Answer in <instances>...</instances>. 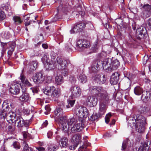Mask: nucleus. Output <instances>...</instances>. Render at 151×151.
Instances as JSON below:
<instances>
[{
    "label": "nucleus",
    "instance_id": "f257e3e1",
    "mask_svg": "<svg viewBox=\"0 0 151 151\" xmlns=\"http://www.w3.org/2000/svg\"><path fill=\"white\" fill-rule=\"evenodd\" d=\"M146 118L142 115H134L132 117H130L128 119V123L131 124H134L136 123L135 127L138 132L142 133L145 130V125L147 124Z\"/></svg>",
    "mask_w": 151,
    "mask_h": 151
},
{
    "label": "nucleus",
    "instance_id": "f03ea898",
    "mask_svg": "<svg viewBox=\"0 0 151 151\" xmlns=\"http://www.w3.org/2000/svg\"><path fill=\"white\" fill-rule=\"evenodd\" d=\"M99 115L101 116L104 114L107 109L106 103L109 100V97L107 96L103 95V97L99 96Z\"/></svg>",
    "mask_w": 151,
    "mask_h": 151
},
{
    "label": "nucleus",
    "instance_id": "7ed1b4c3",
    "mask_svg": "<svg viewBox=\"0 0 151 151\" xmlns=\"http://www.w3.org/2000/svg\"><path fill=\"white\" fill-rule=\"evenodd\" d=\"M48 55L44 54L42 58V60L43 63H46L48 65V69L51 70L55 67L56 63L55 61V59L57 58L55 54H53L51 55V60H49Z\"/></svg>",
    "mask_w": 151,
    "mask_h": 151
},
{
    "label": "nucleus",
    "instance_id": "20e7f679",
    "mask_svg": "<svg viewBox=\"0 0 151 151\" xmlns=\"http://www.w3.org/2000/svg\"><path fill=\"white\" fill-rule=\"evenodd\" d=\"M89 89L90 93H91L95 94V96L97 97L98 99H99L100 96L103 97L104 95H108L106 93H104L103 90L101 87L91 86L90 87Z\"/></svg>",
    "mask_w": 151,
    "mask_h": 151
},
{
    "label": "nucleus",
    "instance_id": "39448f33",
    "mask_svg": "<svg viewBox=\"0 0 151 151\" xmlns=\"http://www.w3.org/2000/svg\"><path fill=\"white\" fill-rule=\"evenodd\" d=\"M140 6L142 7L140 9L142 10V16L143 18L146 19L149 17L151 14V5L148 4L144 5L141 4Z\"/></svg>",
    "mask_w": 151,
    "mask_h": 151
},
{
    "label": "nucleus",
    "instance_id": "423d86ee",
    "mask_svg": "<svg viewBox=\"0 0 151 151\" xmlns=\"http://www.w3.org/2000/svg\"><path fill=\"white\" fill-rule=\"evenodd\" d=\"M77 114L78 116L79 120L85 121L84 118H86L88 115L86 108L83 106H79L77 109Z\"/></svg>",
    "mask_w": 151,
    "mask_h": 151
},
{
    "label": "nucleus",
    "instance_id": "0eeeda50",
    "mask_svg": "<svg viewBox=\"0 0 151 151\" xmlns=\"http://www.w3.org/2000/svg\"><path fill=\"white\" fill-rule=\"evenodd\" d=\"M65 119L63 122H62V123H60L61 124L63 130L65 132L68 130L69 128V126L76 122V120L74 117L67 119L65 117Z\"/></svg>",
    "mask_w": 151,
    "mask_h": 151
},
{
    "label": "nucleus",
    "instance_id": "6e6552de",
    "mask_svg": "<svg viewBox=\"0 0 151 151\" xmlns=\"http://www.w3.org/2000/svg\"><path fill=\"white\" fill-rule=\"evenodd\" d=\"M55 121H59L62 123L65 116L64 115L63 110L60 107H57L55 111Z\"/></svg>",
    "mask_w": 151,
    "mask_h": 151
},
{
    "label": "nucleus",
    "instance_id": "1a4fd4ad",
    "mask_svg": "<svg viewBox=\"0 0 151 151\" xmlns=\"http://www.w3.org/2000/svg\"><path fill=\"white\" fill-rule=\"evenodd\" d=\"M91 46L89 41L86 40H78L76 42V47L81 48L82 50L89 48Z\"/></svg>",
    "mask_w": 151,
    "mask_h": 151
},
{
    "label": "nucleus",
    "instance_id": "9d476101",
    "mask_svg": "<svg viewBox=\"0 0 151 151\" xmlns=\"http://www.w3.org/2000/svg\"><path fill=\"white\" fill-rule=\"evenodd\" d=\"M71 95L73 98H77L80 96L81 91L80 88L77 86H72L70 88Z\"/></svg>",
    "mask_w": 151,
    "mask_h": 151
},
{
    "label": "nucleus",
    "instance_id": "9b49d317",
    "mask_svg": "<svg viewBox=\"0 0 151 151\" xmlns=\"http://www.w3.org/2000/svg\"><path fill=\"white\" fill-rule=\"evenodd\" d=\"M9 92L12 94L17 95L20 92V86L16 83H12L8 85Z\"/></svg>",
    "mask_w": 151,
    "mask_h": 151
},
{
    "label": "nucleus",
    "instance_id": "f8f14e48",
    "mask_svg": "<svg viewBox=\"0 0 151 151\" xmlns=\"http://www.w3.org/2000/svg\"><path fill=\"white\" fill-rule=\"evenodd\" d=\"M56 64L55 65V67L58 64L59 69H65L67 68V63L65 59L60 57H57L55 59Z\"/></svg>",
    "mask_w": 151,
    "mask_h": 151
},
{
    "label": "nucleus",
    "instance_id": "ddd939ff",
    "mask_svg": "<svg viewBox=\"0 0 151 151\" xmlns=\"http://www.w3.org/2000/svg\"><path fill=\"white\" fill-rule=\"evenodd\" d=\"M14 122L17 124V126L18 127H21L24 126L26 127H28L29 126V122L27 121H25L21 116L17 117L16 119Z\"/></svg>",
    "mask_w": 151,
    "mask_h": 151
},
{
    "label": "nucleus",
    "instance_id": "4468645a",
    "mask_svg": "<svg viewBox=\"0 0 151 151\" xmlns=\"http://www.w3.org/2000/svg\"><path fill=\"white\" fill-rule=\"evenodd\" d=\"M76 124H74L71 129V131L73 133H75L81 131L84 127V121L79 120Z\"/></svg>",
    "mask_w": 151,
    "mask_h": 151
},
{
    "label": "nucleus",
    "instance_id": "2eb2a0df",
    "mask_svg": "<svg viewBox=\"0 0 151 151\" xmlns=\"http://www.w3.org/2000/svg\"><path fill=\"white\" fill-rule=\"evenodd\" d=\"M147 30L145 28L141 27L138 28L136 31V34L137 38L139 40L143 38L147 34Z\"/></svg>",
    "mask_w": 151,
    "mask_h": 151
},
{
    "label": "nucleus",
    "instance_id": "dca6fc26",
    "mask_svg": "<svg viewBox=\"0 0 151 151\" xmlns=\"http://www.w3.org/2000/svg\"><path fill=\"white\" fill-rule=\"evenodd\" d=\"M85 27L86 24L84 23L77 24L74 25L73 29L70 30L71 33H77L81 31Z\"/></svg>",
    "mask_w": 151,
    "mask_h": 151
},
{
    "label": "nucleus",
    "instance_id": "f3484780",
    "mask_svg": "<svg viewBox=\"0 0 151 151\" xmlns=\"http://www.w3.org/2000/svg\"><path fill=\"white\" fill-rule=\"evenodd\" d=\"M98 99V97L96 96H88L87 98V102L91 107H93L97 105Z\"/></svg>",
    "mask_w": 151,
    "mask_h": 151
},
{
    "label": "nucleus",
    "instance_id": "a211bd4d",
    "mask_svg": "<svg viewBox=\"0 0 151 151\" xmlns=\"http://www.w3.org/2000/svg\"><path fill=\"white\" fill-rule=\"evenodd\" d=\"M45 80V77L41 72L37 73L35 74L33 78L34 82L37 83H42Z\"/></svg>",
    "mask_w": 151,
    "mask_h": 151
},
{
    "label": "nucleus",
    "instance_id": "6ab92c4d",
    "mask_svg": "<svg viewBox=\"0 0 151 151\" xmlns=\"http://www.w3.org/2000/svg\"><path fill=\"white\" fill-rule=\"evenodd\" d=\"M139 111L140 114L147 116H151V112L149 107L142 106L139 108Z\"/></svg>",
    "mask_w": 151,
    "mask_h": 151
},
{
    "label": "nucleus",
    "instance_id": "aec40b11",
    "mask_svg": "<svg viewBox=\"0 0 151 151\" xmlns=\"http://www.w3.org/2000/svg\"><path fill=\"white\" fill-rule=\"evenodd\" d=\"M120 74L118 72L113 73L110 78V81L111 85L116 84L118 82Z\"/></svg>",
    "mask_w": 151,
    "mask_h": 151
},
{
    "label": "nucleus",
    "instance_id": "412c9836",
    "mask_svg": "<svg viewBox=\"0 0 151 151\" xmlns=\"http://www.w3.org/2000/svg\"><path fill=\"white\" fill-rule=\"evenodd\" d=\"M16 116V113L14 111H10L7 112L6 116V120L9 123H13L14 120L16 119L15 117Z\"/></svg>",
    "mask_w": 151,
    "mask_h": 151
},
{
    "label": "nucleus",
    "instance_id": "4be33fe9",
    "mask_svg": "<svg viewBox=\"0 0 151 151\" xmlns=\"http://www.w3.org/2000/svg\"><path fill=\"white\" fill-rule=\"evenodd\" d=\"M93 79L100 84L104 83L106 80V77L105 75H97L94 77Z\"/></svg>",
    "mask_w": 151,
    "mask_h": 151
},
{
    "label": "nucleus",
    "instance_id": "5701e85b",
    "mask_svg": "<svg viewBox=\"0 0 151 151\" xmlns=\"http://www.w3.org/2000/svg\"><path fill=\"white\" fill-rule=\"evenodd\" d=\"M119 65V62L117 60H115L112 62L111 61L109 72H111L112 70L116 69Z\"/></svg>",
    "mask_w": 151,
    "mask_h": 151
},
{
    "label": "nucleus",
    "instance_id": "b1692460",
    "mask_svg": "<svg viewBox=\"0 0 151 151\" xmlns=\"http://www.w3.org/2000/svg\"><path fill=\"white\" fill-rule=\"evenodd\" d=\"M22 91L23 93L19 97V100L22 101H28L29 100L30 98L29 94L25 92V90L22 89Z\"/></svg>",
    "mask_w": 151,
    "mask_h": 151
},
{
    "label": "nucleus",
    "instance_id": "393cba45",
    "mask_svg": "<svg viewBox=\"0 0 151 151\" xmlns=\"http://www.w3.org/2000/svg\"><path fill=\"white\" fill-rule=\"evenodd\" d=\"M111 60L109 59H105L103 61L102 66L104 69L109 72V67L110 65Z\"/></svg>",
    "mask_w": 151,
    "mask_h": 151
},
{
    "label": "nucleus",
    "instance_id": "a878e982",
    "mask_svg": "<svg viewBox=\"0 0 151 151\" xmlns=\"http://www.w3.org/2000/svg\"><path fill=\"white\" fill-rule=\"evenodd\" d=\"M5 10L9 13L8 14L11 15L12 14L10 5L8 4H2L0 7V10Z\"/></svg>",
    "mask_w": 151,
    "mask_h": 151
},
{
    "label": "nucleus",
    "instance_id": "bb28decb",
    "mask_svg": "<svg viewBox=\"0 0 151 151\" xmlns=\"http://www.w3.org/2000/svg\"><path fill=\"white\" fill-rule=\"evenodd\" d=\"M148 147V145L146 142H144L142 144L140 147H135L134 149V151H143L144 150L148 151L149 148Z\"/></svg>",
    "mask_w": 151,
    "mask_h": 151
},
{
    "label": "nucleus",
    "instance_id": "cd10ccee",
    "mask_svg": "<svg viewBox=\"0 0 151 151\" xmlns=\"http://www.w3.org/2000/svg\"><path fill=\"white\" fill-rule=\"evenodd\" d=\"M81 138V136L79 134H76L72 137V142L73 144H75L78 145Z\"/></svg>",
    "mask_w": 151,
    "mask_h": 151
},
{
    "label": "nucleus",
    "instance_id": "c85d7f7f",
    "mask_svg": "<svg viewBox=\"0 0 151 151\" xmlns=\"http://www.w3.org/2000/svg\"><path fill=\"white\" fill-rule=\"evenodd\" d=\"M132 144L129 140H127L124 141L122 145V151H125V149L131 147Z\"/></svg>",
    "mask_w": 151,
    "mask_h": 151
},
{
    "label": "nucleus",
    "instance_id": "c756f323",
    "mask_svg": "<svg viewBox=\"0 0 151 151\" xmlns=\"http://www.w3.org/2000/svg\"><path fill=\"white\" fill-rule=\"evenodd\" d=\"M55 87L54 86H47L43 89L44 93L47 95H50L51 94V91Z\"/></svg>",
    "mask_w": 151,
    "mask_h": 151
},
{
    "label": "nucleus",
    "instance_id": "7c9ffc66",
    "mask_svg": "<svg viewBox=\"0 0 151 151\" xmlns=\"http://www.w3.org/2000/svg\"><path fill=\"white\" fill-rule=\"evenodd\" d=\"M90 144L87 142V141H85L83 145L80 146L78 149L79 151H89V150L87 149V147L90 146Z\"/></svg>",
    "mask_w": 151,
    "mask_h": 151
},
{
    "label": "nucleus",
    "instance_id": "2f4dec72",
    "mask_svg": "<svg viewBox=\"0 0 151 151\" xmlns=\"http://www.w3.org/2000/svg\"><path fill=\"white\" fill-rule=\"evenodd\" d=\"M37 62L36 61H33L30 63L29 68L31 71L35 70L37 67Z\"/></svg>",
    "mask_w": 151,
    "mask_h": 151
},
{
    "label": "nucleus",
    "instance_id": "473e14b6",
    "mask_svg": "<svg viewBox=\"0 0 151 151\" xmlns=\"http://www.w3.org/2000/svg\"><path fill=\"white\" fill-rule=\"evenodd\" d=\"M134 92L137 95H140L143 93V89L142 88L137 86L134 89Z\"/></svg>",
    "mask_w": 151,
    "mask_h": 151
},
{
    "label": "nucleus",
    "instance_id": "72a5a7b5",
    "mask_svg": "<svg viewBox=\"0 0 151 151\" xmlns=\"http://www.w3.org/2000/svg\"><path fill=\"white\" fill-rule=\"evenodd\" d=\"M60 146L63 147H65L68 145V139L67 138L64 137L60 139Z\"/></svg>",
    "mask_w": 151,
    "mask_h": 151
},
{
    "label": "nucleus",
    "instance_id": "f704fd0d",
    "mask_svg": "<svg viewBox=\"0 0 151 151\" xmlns=\"http://www.w3.org/2000/svg\"><path fill=\"white\" fill-rule=\"evenodd\" d=\"M56 84L57 85L61 84L63 82V78L61 75L57 76L55 77Z\"/></svg>",
    "mask_w": 151,
    "mask_h": 151
},
{
    "label": "nucleus",
    "instance_id": "c9c22d12",
    "mask_svg": "<svg viewBox=\"0 0 151 151\" xmlns=\"http://www.w3.org/2000/svg\"><path fill=\"white\" fill-rule=\"evenodd\" d=\"M79 80L83 83H85L87 81V78L86 76L84 74H81L79 76Z\"/></svg>",
    "mask_w": 151,
    "mask_h": 151
},
{
    "label": "nucleus",
    "instance_id": "e433bc0d",
    "mask_svg": "<svg viewBox=\"0 0 151 151\" xmlns=\"http://www.w3.org/2000/svg\"><path fill=\"white\" fill-rule=\"evenodd\" d=\"M53 91L52 94V96L54 97L58 98L60 95V90L59 89H55V88L53 89Z\"/></svg>",
    "mask_w": 151,
    "mask_h": 151
},
{
    "label": "nucleus",
    "instance_id": "4c0bfd02",
    "mask_svg": "<svg viewBox=\"0 0 151 151\" xmlns=\"http://www.w3.org/2000/svg\"><path fill=\"white\" fill-rule=\"evenodd\" d=\"M13 19L14 21V23L16 25H19L22 22L20 18L18 16H14L13 18Z\"/></svg>",
    "mask_w": 151,
    "mask_h": 151
},
{
    "label": "nucleus",
    "instance_id": "58836bf2",
    "mask_svg": "<svg viewBox=\"0 0 151 151\" xmlns=\"http://www.w3.org/2000/svg\"><path fill=\"white\" fill-rule=\"evenodd\" d=\"M98 68V66L96 65L93 63L91 66V68L90 69V71L91 73H96L99 70Z\"/></svg>",
    "mask_w": 151,
    "mask_h": 151
},
{
    "label": "nucleus",
    "instance_id": "ea45409f",
    "mask_svg": "<svg viewBox=\"0 0 151 151\" xmlns=\"http://www.w3.org/2000/svg\"><path fill=\"white\" fill-rule=\"evenodd\" d=\"M75 101V100H71L70 99L68 100L67 104L66 105V108H69L73 106Z\"/></svg>",
    "mask_w": 151,
    "mask_h": 151
},
{
    "label": "nucleus",
    "instance_id": "a19ab883",
    "mask_svg": "<svg viewBox=\"0 0 151 151\" xmlns=\"http://www.w3.org/2000/svg\"><path fill=\"white\" fill-rule=\"evenodd\" d=\"M147 94V92H144V93L142 94L141 97V99L145 102H147L149 99V97L146 96Z\"/></svg>",
    "mask_w": 151,
    "mask_h": 151
},
{
    "label": "nucleus",
    "instance_id": "79ce46f5",
    "mask_svg": "<svg viewBox=\"0 0 151 151\" xmlns=\"http://www.w3.org/2000/svg\"><path fill=\"white\" fill-rule=\"evenodd\" d=\"M7 114V112H6L3 110H0V117L1 118V119H4L6 118V119Z\"/></svg>",
    "mask_w": 151,
    "mask_h": 151
},
{
    "label": "nucleus",
    "instance_id": "37998d69",
    "mask_svg": "<svg viewBox=\"0 0 151 151\" xmlns=\"http://www.w3.org/2000/svg\"><path fill=\"white\" fill-rule=\"evenodd\" d=\"M24 151H33L32 148L29 147L27 144L25 142H24Z\"/></svg>",
    "mask_w": 151,
    "mask_h": 151
},
{
    "label": "nucleus",
    "instance_id": "c03bdc74",
    "mask_svg": "<svg viewBox=\"0 0 151 151\" xmlns=\"http://www.w3.org/2000/svg\"><path fill=\"white\" fill-rule=\"evenodd\" d=\"M99 116H101L100 115H99V114H95L92 115V116H90V118L88 117V118L89 120H90L91 121H93L98 118Z\"/></svg>",
    "mask_w": 151,
    "mask_h": 151
},
{
    "label": "nucleus",
    "instance_id": "a18cd8bd",
    "mask_svg": "<svg viewBox=\"0 0 151 151\" xmlns=\"http://www.w3.org/2000/svg\"><path fill=\"white\" fill-rule=\"evenodd\" d=\"M33 17L34 18V20H36V18L37 17H35V16H33L32 15H29L28 14L26 15L24 17V22L25 21H28L30 19H32V18Z\"/></svg>",
    "mask_w": 151,
    "mask_h": 151
},
{
    "label": "nucleus",
    "instance_id": "49530a36",
    "mask_svg": "<svg viewBox=\"0 0 151 151\" xmlns=\"http://www.w3.org/2000/svg\"><path fill=\"white\" fill-rule=\"evenodd\" d=\"M57 147L54 145H49L47 148L48 151H55L57 149Z\"/></svg>",
    "mask_w": 151,
    "mask_h": 151
},
{
    "label": "nucleus",
    "instance_id": "de8ad7c7",
    "mask_svg": "<svg viewBox=\"0 0 151 151\" xmlns=\"http://www.w3.org/2000/svg\"><path fill=\"white\" fill-rule=\"evenodd\" d=\"M56 42L59 44L62 42L63 40V37L62 35H58L55 38Z\"/></svg>",
    "mask_w": 151,
    "mask_h": 151
},
{
    "label": "nucleus",
    "instance_id": "09e8293b",
    "mask_svg": "<svg viewBox=\"0 0 151 151\" xmlns=\"http://www.w3.org/2000/svg\"><path fill=\"white\" fill-rule=\"evenodd\" d=\"M6 17V15L4 12L2 10H0V22L3 20Z\"/></svg>",
    "mask_w": 151,
    "mask_h": 151
},
{
    "label": "nucleus",
    "instance_id": "8fccbe9b",
    "mask_svg": "<svg viewBox=\"0 0 151 151\" xmlns=\"http://www.w3.org/2000/svg\"><path fill=\"white\" fill-rule=\"evenodd\" d=\"M12 145L16 149H19L20 147V144L18 142L15 141L14 142Z\"/></svg>",
    "mask_w": 151,
    "mask_h": 151
},
{
    "label": "nucleus",
    "instance_id": "3c124183",
    "mask_svg": "<svg viewBox=\"0 0 151 151\" xmlns=\"http://www.w3.org/2000/svg\"><path fill=\"white\" fill-rule=\"evenodd\" d=\"M15 127L13 125H9L8 127V130L9 132H14L15 130Z\"/></svg>",
    "mask_w": 151,
    "mask_h": 151
},
{
    "label": "nucleus",
    "instance_id": "603ef678",
    "mask_svg": "<svg viewBox=\"0 0 151 151\" xmlns=\"http://www.w3.org/2000/svg\"><path fill=\"white\" fill-rule=\"evenodd\" d=\"M98 48V47L97 45V42H96L93 45L92 47V50L93 52H95Z\"/></svg>",
    "mask_w": 151,
    "mask_h": 151
},
{
    "label": "nucleus",
    "instance_id": "864d4df0",
    "mask_svg": "<svg viewBox=\"0 0 151 151\" xmlns=\"http://www.w3.org/2000/svg\"><path fill=\"white\" fill-rule=\"evenodd\" d=\"M111 113H109L105 117V121L106 123H108L109 122L110 118L111 117Z\"/></svg>",
    "mask_w": 151,
    "mask_h": 151
},
{
    "label": "nucleus",
    "instance_id": "5fc2aeb1",
    "mask_svg": "<svg viewBox=\"0 0 151 151\" xmlns=\"http://www.w3.org/2000/svg\"><path fill=\"white\" fill-rule=\"evenodd\" d=\"M95 64V66L96 65L98 66V68H99V66L103 65V62L99 60H97L94 63Z\"/></svg>",
    "mask_w": 151,
    "mask_h": 151
},
{
    "label": "nucleus",
    "instance_id": "6e6d98bb",
    "mask_svg": "<svg viewBox=\"0 0 151 151\" xmlns=\"http://www.w3.org/2000/svg\"><path fill=\"white\" fill-rule=\"evenodd\" d=\"M39 37H40V41H38L39 42L37 43L38 45H40L43 40V36L42 34H40L38 37V38Z\"/></svg>",
    "mask_w": 151,
    "mask_h": 151
},
{
    "label": "nucleus",
    "instance_id": "4d7b16f0",
    "mask_svg": "<svg viewBox=\"0 0 151 151\" xmlns=\"http://www.w3.org/2000/svg\"><path fill=\"white\" fill-rule=\"evenodd\" d=\"M19 79L22 83H23L27 79L26 78L25 76L22 73L21 74Z\"/></svg>",
    "mask_w": 151,
    "mask_h": 151
},
{
    "label": "nucleus",
    "instance_id": "13d9d810",
    "mask_svg": "<svg viewBox=\"0 0 151 151\" xmlns=\"http://www.w3.org/2000/svg\"><path fill=\"white\" fill-rule=\"evenodd\" d=\"M45 109L46 110V111L45 112V113L46 114H48L50 110V109L49 105H46L45 107Z\"/></svg>",
    "mask_w": 151,
    "mask_h": 151
},
{
    "label": "nucleus",
    "instance_id": "bf43d9fd",
    "mask_svg": "<svg viewBox=\"0 0 151 151\" xmlns=\"http://www.w3.org/2000/svg\"><path fill=\"white\" fill-rule=\"evenodd\" d=\"M23 136L24 138H31L32 137H31V135L28 134V133L26 132H23Z\"/></svg>",
    "mask_w": 151,
    "mask_h": 151
},
{
    "label": "nucleus",
    "instance_id": "052dcab7",
    "mask_svg": "<svg viewBox=\"0 0 151 151\" xmlns=\"http://www.w3.org/2000/svg\"><path fill=\"white\" fill-rule=\"evenodd\" d=\"M133 13L136 14L138 12V9L136 6H134L133 8H130L129 9Z\"/></svg>",
    "mask_w": 151,
    "mask_h": 151
},
{
    "label": "nucleus",
    "instance_id": "680f3d73",
    "mask_svg": "<svg viewBox=\"0 0 151 151\" xmlns=\"http://www.w3.org/2000/svg\"><path fill=\"white\" fill-rule=\"evenodd\" d=\"M62 70V73L65 76H66L68 75V69L66 68L65 69H60Z\"/></svg>",
    "mask_w": 151,
    "mask_h": 151
},
{
    "label": "nucleus",
    "instance_id": "e2e57ef3",
    "mask_svg": "<svg viewBox=\"0 0 151 151\" xmlns=\"http://www.w3.org/2000/svg\"><path fill=\"white\" fill-rule=\"evenodd\" d=\"M70 81L72 84H74L76 82V80L75 77L73 76H71L70 78Z\"/></svg>",
    "mask_w": 151,
    "mask_h": 151
},
{
    "label": "nucleus",
    "instance_id": "0e129e2a",
    "mask_svg": "<svg viewBox=\"0 0 151 151\" xmlns=\"http://www.w3.org/2000/svg\"><path fill=\"white\" fill-rule=\"evenodd\" d=\"M2 107L3 108H7L9 106L8 105V101H4L2 105Z\"/></svg>",
    "mask_w": 151,
    "mask_h": 151
},
{
    "label": "nucleus",
    "instance_id": "69168bd1",
    "mask_svg": "<svg viewBox=\"0 0 151 151\" xmlns=\"http://www.w3.org/2000/svg\"><path fill=\"white\" fill-rule=\"evenodd\" d=\"M24 84H25V85L28 86H32L31 84L28 81L27 79L24 81L22 83Z\"/></svg>",
    "mask_w": 151,
    "mask_h": 151
},
{
    "label": "nucleus",
    "instance_id": "338daca9",
    "mask_svg": "<svg viewBox=\"0 0 151 151\" xmlns=\"http://www.w3.org/2000/svg\"><path fill=\"white\" fill-rule=\"evenodd\" d=\"M15 46V44L14 43H12L11 44L9 47V50H11L12 51H14V50Z\"/></svg>",
    "mask_w": 151,
    "mask_h": 151
},
{
    "label": "nucleus",
    "instance_id": "774afa93",
    "mask_svg": "<svg viewBox=\"0 0 151 151\" xmlns=\"http://www.w3.org/2000/svg\"><path fill=\"white\" fill-rule=\"evenodd\" d=\"M73 145H71L69 147V149L71 150H74L77 147V145L75 144H73Z\"/></svg>",
    "mask_w": 151,
    "mask_h": 151
}]
</instances>
